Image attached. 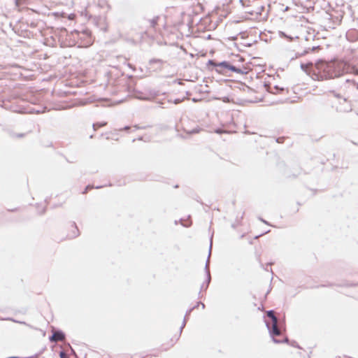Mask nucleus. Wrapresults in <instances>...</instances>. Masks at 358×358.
<instances>
[{
    "label": "nucleus",
    "instance_id": "f257e3e1",
    "mask_svg": "<svg viewBox=\"0 0 358 358\" xmlns=\"http://www.w3.org/2000/svg\"><path fill=\"white\" fill-rule=\"evenodd\" d=\"M344 66L342 63L324 62L318 60L315 65L313 63H301V69L315 80H324L340 77L344 74Z\"/></svg>",
    "mask_w": 358,
    "mask_h": 358
},
{
    "label": "nucleus",
    "instance_id": "f03ea898",
    "mask_svg": "<svg viewBox=\"0 0 358 358\" xmlns=\"http://www.w3.org/2000/svg\"><path fill=\"white\" fill-rule=\"evenodd\" d=\"M265 322H266V326L268 330L269 334H270L271 337L272 338V341L275 343H282L283 342L288 341L287 337H285L283 340H280V339H278L275 338V336H278L281 334V331H282L281 329H280L278 327V323L272 324L271 325H270L266 321Z\"/></svg>",
    "mask_w": 358,
    "mask_h": 358
},
{
    "label": "nucleus",
    "instance_id": "7ed1b4c3",
    "mask_svg": "<svg viewBox=\"0 0 358 358\" xmlns=\"http://www.w3.org/2000/svg\"><path fill=\"white\" fill-rule=\"evenodd\" d=\"M211 250H212V237L210 238L208 256L207 257V260H206L205 268H204L206 275V279L202 283L200 290H202V289L206 290L208 288L209 285L211 282V275H210V273L209 267H208L209 266V259H210V254H211Z\"/></svg>",
    "mask_w": 358,
    "mask_h": 358
},
{
    "label": "nucleus",
    "instance_id": "20e7f679",
    "mask_svg": "<svg viewBox=\"0 0 358 358\" xmlns=\"http://www.w3.org/2000/svg\"><path fill=\"white\" fill-rule=\"evenodd\" d=\"M227 61H222L221 62H216L213 59H209L206 64L209 70L210 69V66L215 68V71L220 74H224L225 70L227 69L228 65Z\"/></svg>",
    "mask_w": 358,
    "mask_h": 358
},
{
    "label": "nucleus",
    "instance_id": "39448f33",
    "mask_svg": "<svg viewBox=\"0 0 358 358\" xmlns=\"http://www.w3.org/2000/svg\"><path fill=\"white\" fill-rule=\"evenodd\" d=\"M65 338V334L60 329L54 331L52 335L49 337V340L51 343L62 341Z\"/></svg>",
    "mask_w": 358,
    "mask_h": 358
},
{
    "label": "nucleus",
    "instance_id": "423d86ee",
    "mask_svg": "<svg viewBox=\"0 0 358 358\" xmlns=\"http://www.w3.org/2000/svg\"><path fill=\"white\" fill-rule=\"evenodd\" d=\"M265 87L267 92L275 94H282L284 91H285V89L284 87H280L277 85L274 86H271V85H265Z\"/></svg>",
    "mask_w": 358,
    "mask_h": 358
},
{
    "label": "nucleus",
    "instance_id": "0eeeda50",
    "mask_svg": "<svg viewBox=\"0 0 358 358\" xmlns=\"http://www.w3.org/2000/svg\"><path fill=\"white\" fill-rule=\"evenodd\" d=\"M344 87L348 89L349 92L351 89L354 88L358 90V83L355 82L353 79L346 78L344 83Z\"/></svg>",
    "mask_w": 358,
    "mask_h": 358
},
{
    "label": "nucleus",
    "instance_id": "6e6552de",
    "mask_svg": "<svg viewBox=\"0 0 358 358\" xmlns=\"http://www.w3.org/2000/svg\"><path fill=\"white\" fill-rule=\"evenodd\" d=\"M347 39L350 41H356L358 40V31L356 29L349 30L346 33Z\"/></svg>",
    "mask_w": 358,
    "mask_h": 358
},
{
    "label": "nucleus",
    "instance_id": "1a4fd4ad",
    "mask_svg": "<svg viewBox=\"0 0 358 358\" xmlns=\"http://www.w3.org/2000/svg\"><path fill=\"white\" fill-rule=\"evenodd\" d=\"M343 101L345 102H349V105L345 106V107H344L342 109L341 108V109H337V111L342 112V113H349V112H351L352 110V101L349 100V97L343 98Z\"/></svg>",
    "mask_w": 358,
    "mask_h": 358
},
{
    "label": "nucleus",
    "instance_id": "9d476101",
    "mask_svg": "<svg viewBox=\"0 0 358 358\" xmlns=\"http://www.w3.org/2000/svg\"><path fill=\"white\" fill-rule=\"evenodd\" d=\"M227 70H229V71H231L232 72L237 73H239V74H244V73H245V72L243 71L241 69L231 64V63L229 62H228Z\"/></svg>",
    "mask_w": 358,
    "mask_h": 358
},
{
    "label": "nucleus",
    "instance_id": "9b49d317",
    "mask_svg": "<svg viewBox=\"0 0 358 358\" xmlns=\"http://www.w3.org/2000/svg\"><path fill=\"white\" fill-rule=\"evenodd\" d=\"M266 315L271 320L272 324L278 323V317L275 316L273 310H267Z\"/></svg>",
    "mask_w": 358,
    "mask_h": 358
},
{
    "label": "nucleus",
    "instance_id": "f8f14e48",
    "mask_svg": "<svg viewBox=\"0 0 358 358\" xmlns=\"http://www.w3.org/2000/svg\"><path fill=\"white\" fill-rule=\"evenodd\" d=\"M72 226L74 227V230L72 231V234L69 235L70 238H74L80 235L79 229L76 222H73Z\"/></svg>",
    "mask_w": 358,
    "mask_h": 358
},
{
    "label": "nucleus",
    "instance_id": "ddd939ff",
    "mask_svg": "<svg viewBox=\"0 0 358 358\" xmlns=\"http://www.w3.org/2000/svg\"><path fill=\"white\" fill-rule=\"evenodd\" d=\"M128 89H129V92H134V96L137 98V99H145V98L142 96H141V94L142 92H141L140 91H138V90H136L135 89H132L131 86H129L128 87Z\"/></svg>",
    "mask_w": 358,
    "mask_h": 358
},
{
    "label": "nucleus",
    "instance_id": "4468645a",
    "mask_svg": "<svg viewBox=\"0 0 358 358\" xmlns=\"http://www.w3.org/2000/svg\"><path fill=\"white\" fill-rule=\"evenodd\" d=\"M106 185H98V186H94V185H88L85 187V188L84 189V190L83 191V194H87L90 190L92 189H101L103 187H105Z\"/></svg>",
    "mask_w": 358,
    "mask_h": 358
},
{
    "label": "nucleus",
    "instance_id": "2eb2a0df",
    "mask_svg": "<svg viewBox=\"0 0 358 358\" xmlns=\"http://www.w3.org/2000/svg\"><path fill=\"white\" fill-rule=\"evenodd\" d=\"M164 63H165V62L164 60L161 59L152 58V59L149 60V64L150 65H152L154 64H159L160 66H162ZM159 69H161L162 67L159 66Z\"/></svg>",
    "mask_w": 358,
    "mask_h": 358
},
{
    "label": "nucleus",
    "instance_id": "dca6fc26",
    "mask_svg": "<svg viewBox=\"0 0 358 358\" xmlns=\"http://www.w3.org/2000/svg\"><path fill=\"white\" fill-rule=\"evenodd\" d=\"M333 285H336V286H338V287H343V286H345V287H355V286H358V283H357V284H355V283H350V284H348V283H345V284H329L328 286H333ZM327 285H321L319 287H327Z\"/></svg>",
    "mask_w": 358,
    "mask_h": 358
},
{
    "label": "nucleus",
    "instance_id": "f3484780",
    "mask_svg": "<svg viewBox=\"0 0 358 358\" xmlns=\"http://www.w3.org/2000/svg\"><path fill=\"white\" fill-rule=\"evenodd\" d=\"M278 327L281 330H285V317L278 319Z\"/></svg>",
    "mask_w": 358,
    "mask_h": 358
},
{
    "label": "nucleus",
    "instance_id": "a211bd4d",
    "mask_svg": "<svg viewBox=\"0 0 358 358\" xmlns=\"http://www.w3.org/2000/svg\"><path fill=\"white\" fill-rule=\"evenodd\" d=\"M159 19V16L154 17L152 20H150V27L155 28L158 23V20Z\"/></svg>",
    "mask_w": 358,
    "mask_h": 358
},
{
    "label": "nucleus",
    "instance_id": "6ab92c4d",
    "mask_svg": "<svg viewBox=\"0 0 358 358\" xmlns=\"http://www.w3.org/2000/svg\"><path fill=\"white\" fill-rule=\"evenodd\" d=\"M107 124L106 122H96L92 124L94 130H96L97 128H100L102 127H104Z\"/></svg>",
    "mask_w": 358,
    "mask_h": 358
},
{
    "label": "nucleus",
    "instance_id": "aec40b11",
    "mask_svg": "<svg viewBox=\"0 0 358 358\" xmlns=\"http://www.w3.org/2000/svg\"><path fill=\"white\" fill-rule=\"evenodd\" d=\"M188 320L186 319V317H184L183 319V321H182V324L181 325V327H180V331H179V336L176 339V341H178V338L180 336L181 334H182V329H184V327H185L186 325V323H187V321Z\"/></svg>",
    "mask_w": 358,
    "mask_h": 358
},
{
    "label": "nucleus",
    "instance_id": "412c9836",
    "mask_svg": "<svg viewBox=\"0 0 358 358\" xmlns=\"http://www.w3.org/2000/svg\"><path fill=\"white\" fill-rule=\"evenodd\" d=\"M200 131H201V128L199 127H196V128H194V129H193L192 130H189V131L185 130L186 133L188 134H197Z\"/></svg>",
    "mask_w": 358,
    "mask_h": 358
},
{
    "label": "nucleus",
    "instance_id": "4be33fe9",
    "mask_svg": "<svg viewBox=\"0 0 358 358\" xmlns=\"http://www.w3.org/2000/svg\"><path fill=\"white\" fill-rule=\"evenodd\" d=\"M197 308V306H194L193 307L190 308L189 309H188L186 313H185V315L184 316V317H186V319L188 320L189 318V316L190 315L191 313L194 310Z\"/></svg>",
    "mask_w": 358,
    "mask_h": 358
},
{
    "label": "nucleus",
    "instance_id": "5701e85b",
    "mask_svg": "<svg viewBox=\"0 0 358 358\" xmlns=\"http://www.w3.org/2000/svg\"><path fill=\"white\" fill-rule=\"evenodd\" d=\"M288 344H289L290 345L294 347V348H299V349H302V348L298 344V343L295 341H289L288 340V341L287 342Z\"/></svg>",
    "mask_w": 358,
    "mask_h": 358
},
{
    "label": "nucleus",
    "instance_id": "b1692460",
    "mask_svg": "<svg viewBox=\"0 0 358 358\" xmlns=\"http://www.w3.org/2000/svg\"><path fill=\"white\" fill-rule=\"evenodd\" d=\"M320 48V46H313L311 48H308L307 49L305 50L304 51V54H308L309 53L310 51H315V50L317 49H319Z\"/></svg>",
    "mask_w": 358,
    "mask_h": 358
},
{
    "label": "nucleus",
    "instance_id": "393cba45",
    "mask_svg": "<svg viewBox=\"0 0 358 358\" xmlns=\"http://www.w3.org/2000/svg\"><path fill=\"white\" fill-rule=\"evenodd\" d=\"M150 127V125L139 127L138 124H135L134 126V130H136V129H147V128H148Z\"/></svg>",
    "mask_w": 358,
    "mask_h": 358
},
{
    "label": "nucleus",
    "instance_id": "a878e982",
    "mask_svg": "<svg viewBox=\"0 0 358 358\" xmlns=\"http://www.w3.org/2000/svg\"><path fill=\"white\" fill-rule=\"evenodd\" d=\"M182 221H183V220H182V219H180V220H179V222L181 223V224H182L183 227H190V226H191V224H192V222H191V221L189 222V224H185V223H183V222H182Z\"/></svg>",
    "mask_w": 358,
    "mask_h": 358
},
{
    "label": "nucleus",
    "instance_id": "bb28decb",
    "mask_svg": "<svg viewBox=\"0 0 358 358\" xmlns=\"http://www.w3.org/2000/svg\"><path fill=\"white\" fill-rule=\"evenodd\" d=\"M131 129V127L130 126H125L122 128H120L118 130L119 131H129V130Z\"/></svg>",
    "mask_w": 358,
    "mask_h": 358
},
{
    "label": "nucleus",
    "instance_id": "cd10ccee",
    "mask_svg": "<svg viewBox=\"0 0 358 358\" xmlns=\"http://www.w3.org/2000/svg\"><path fill=\"white\" fill-rule=\"evenodd\" d=\"M83 34L85 35L86 37L89 38L90 39V36H91V34H90V31H88V30H85L83 32Z\"/></svg>",
    "mask_w": 358,
    "mask_h": 358
},
{
    "label": "nucleus",
    "instance_id": "c85d7f7f",
    "mask_svg": "<svg viewBox=\"0 0 358 358\" xmlns=\"http://www.w3.org/2000/svg\"><path fill=\"white\" fill-rule=\"evenodd\" d=\"M195 306H197V308L200 307V306H201V308L203 309H204L205 307H206L205 304L203 302H201V301H198Z\"/></svg>",
    "mask_w": 358,
    "mask_h": 358
},
{
    "label": "nucleus",
    "instance_id": "c756f323",
    "mask_svg": "<svg viewBox=\"0 0 358 358\" xmlns=\"http://www.w3.org/2000/svg\"><path fill=\"white\" fill-rule=\"evenodd\" d=\"M287 34L284 31H279V36L281 37V38H285V37H287Z\"/></svg>",
    "mask_w": 358,
    "mask_h": 358
},
{
    "label": "nucleus",
    "instance_id": "7c9ffc66",
    "mask_svg": "<svg viewBox=\"0 0 358 358\" xmlns=\"http://www.w3.org/2000/svg\"><path fill=\"white\" fill-rule=\"evenodd\" d=\"M331 93L336 98H341V95L338 93H336L335 91H331Z\"/></svg>",
    "mask_w": 358,
    "mask_h": 358
},
{
    "label": "nucleus",
    "instance_id": "2f4dec72",
    "mask_svg": "<svg viewBox=\"0 0 358 358\" xmlns=\"http://www.w3.org/2000/svg\"><path fill=\"white\" fill-rule=\"evenodd\" d=\"M25 135H26V134H24V133H20V134H15V136H16L17 138H22V137H24Z\"/></svg>",
    "mask_w": 358,
    "mask_h": 358
},
{
    "label": "nucleus",
    "instance_id": "473e14b6",
    "mask_svg": "<svg viewBox=\"0 0 358 358\" xmlns=\"http://www.w3.org/2000/svg\"><path fill=\"white\" fill-rule=\"evenodd\" d=\"M182 101V99H174V101H173V103H175V104H178V103H180Z\"/></svg>",
    "mask_w": 358,
    "mask_h": 358
},
{
    "label": "nucleus",
    "instance_id": "72a5a7b5",
    "mask_svg": "<svg viewBox=\"0 0 358 358\" xmlns=\"http://www.w3.org/2000/svg\"><path fill=\"white\" fill-rule=\"evenodd\" d=\"M137 140H138V141H144L145 142H147V141H150V140H149V138H148V139H144L143 136H139V137L137 138Z\"/></svg>",
    "mask_w": 358,
    "mask_h": 358
},
{
    "label": "nucleus",
    "instance_id": "f704fd0d",
    "mask_svg": "<svg viewBox=\"0 0 358 358\" xmlns=\"http://www.w3.org/2000/svg\"><path fill=\"white\" fill-rule=\"evenodd\" d=\"M283 140H284V138L282 137H279V138H276V142L279 143H281L283 142Z\"/></svg>",
    "mask_w": 358,
    "mask_h": 358
},
{
    "label": "nucleus",
    "instance_id": "c9c22d12",
    "mask_svg": "<svg viewBox=\"0 0 358 358\" xmlns=\"http://www.w3.org/2000/svg\"><path fill=\"white\" fill-rule=\"evenodd\" d=\"M59 357L60 358H65V353L63 350L59 352Z\"/></svg>",
    "mask_w": 358,
    "mask_h": 358
},
{
    "label": "nucleus",
    "instance_id": "e433bc0d",
    "mask_svg": "<svg viewBox=\"0 0 358 358\" xmlns=\"http://www.w3.org/2000/svg\"><path fill=\"white\" fill-rule=\"evenodd\" d=\"M269 231H270V230H268V231H265V232H264V233H262V234H259V235H257V236H256L255 237V238H258L259 236H263V235H264V234H266L268 233Z\"/></svg>",
    "mask_w": 358,
    "mask_h": 358
},
{
    "label": "nucleus",
    "instance_id": "4c0bfd02",
    "mask_svg": "<svg viewBox=\"0 0 358 358\" xmlns=\"http://www.w3.org/2000/svg\"><path fill=\"white\" fill-rule=\"evenodd\" d=\"M259 220L261 222H262L263 223L266 224H268V225H269V224H270L267 221H266L265 220H264V219H263V218H262V217H259Z\"/></svg>",
    "mask_w": 358,
    "mask_h": 358
},
{
    "label": "nucleus",
    "instance_id": "58836bf2",
    "mask_svg": "<svg viewBox=\"0 0 358 358\" xmlns=\"http://www.w3.org/2000/svg\"><path fill=\"white\" fill-rule=\"evenodd\" d=\"M264 6H260V7H259V10H258V11H257V13H259V14H260V13H261V12H262V10H264Z\"/></svg>",
    "mask_w": 358,
    "mask_h": 358
},
{
    "label": "nucleus",
    "instance_id": "ea45409f",
    "mask_svg": "<svg viewBox=\"0 0 358 358\" xmlns=\"http://www.w3.org/2000/svg\"><path fill=\"white\" fill-rule=\"evenodd\" d=\"M286 39H287L289 41H292L294 38L291 36L287 35V37H285Z\"/></svg>",
    "mask_w": 358,
    "mask_h": 358
},
{
    "label": "nucleus",
    "instance_id": "a19ab883",
    "mask_svg": "<svg viewBox=\"0 0 358 358\" xmlns=\"http://www.w3.org/2000/svg\"><path fill=\"white\" fill-rule=\"evenodd\" d=\"M8 210L10 212H16L17 210V208H15L8 209Z\"/></svg>",
    "mask_w": 358,
    "mask_h": 358
},
{
    "label": "nucleus",
    "instance_id": "79ce46f5",
    "mask_svg": "<svg viewBox=\"0 0 358 358\" xmlns=\"http://www.w3.org/2000/svg\"><path fill=\"white\" fill-rule=\"evenodd\" d=\"M215 132H216L217 134H221V133H222V130H221V129H217L215 130Z\"/></svg>",
    "mask_w": 358,
    "mask_h": 358
},
{
    "label": "nucleus",
    "instance_id": "37998d69",
    "mask_svg": "<svg viewBox=\"0 0 358 358\" xmlns=\"http://www.w3.org/2000/svg\"><path fill=\"white\" fill-rule=\"evenodd\" d=\"M198 297H199V299H201V298H202V297H203V295L201 294V290H200V291H199V294H198Z\"/></svg>",
    "mask_w": 358,
    "mask_h": 358
},
{
    "label": "nucleus",
    "instance_id": "c03bdc74",
    "mask_svg": "<svg viewBox=\"0 0 358 358\" xmlns=\"http://www.w3.org/2000/svg\"><path fill=\"white\" fill-rule=\"evenodd\" d=\"M192 101H193V102H197V101H199V99H196V98H193V99H192Z\"/></svg>",
    "mask_w": 358,
    "mask_h": 358
},
{
    "label": "nucleus",
    "instance_id": "a18cd8bd",
    "mask_svg": "<svg viewBox=\"0 0 358 358\" xmlns=\"http://www.w3.org/2000/svg\"><path fill=\"white\" fill-rule=\"evenodd\" d=\"M45 210H46V208H45V207H44V208H43V210H42V212L41 213V214H43V213L45 212Z\"/></svg>",
    "mask_w": 358,
    "mask_h": 358
},
{
    "label": "nucleus",
    "instance_id": "49530a36",
    "mask_svg": "<svg viewBox=\"0 0 358 358\" xmlns=\"http://www.w3.org/2000/svg\"><path fill=\"white\" fill-rule=\"evenodd\" d=\"M71 353L72 354H76V352H75V351H74V350L73 348H71Z\"/></svg>",
    "mask_w": 358,
    "mask_h": 358
},
{
    "label": "nucleus",
    "instance_id": "de8ad7c7",
    "mask_svg": "<svg viewBox=\"0 0 358 358\" xmlns=\"http://www.w3.org/2000/svg\"><path fill=\"white\" fill-rule=\"evenodd\" d=\"M311 354H312V351H310V352H309V354H308V358H310V355H311Z\"/></svg>",
    "mask_w": 358,
    "mask_h": 358
},
{
    "label": "nucleus",
    "instance_id": "09e8293b",
    "mask_svg": "<svg viewBox=\"0 0 358 358\" xmlns=\"http://www.w3.org/2000/svg\"><path fill=\"white\" fill-rule=\"evenodd\" d=\"M158 355L157 353L151 355V356L157 357Z\"/></svg>",
    "mask_w": 358,
    "mask_h": 358
},
{
    "label": "nucleus",
    "instance_id": "8fccbe9b",
    "mask_svg": "<svg viewBox=\"0 0 358 358\" xmlns=\"http://www.w3.org/2000/svg\"><path fill=\"white\" fill-rule=\"evenodd\" d=\"M355 74H358V69H356L355 71Z\"/></svg>",
    "mask_w": 358,
    "mask_h": 358
},
{
    "label": "nucleus",
    "instance_id": "3c124183",
    "mask_svg": "<svg viewBox=\"0 0 358 358\" xmlns=\"http://www.w3.org/2000/svg\"><path fill=\"white\" fill-rule=\"evenodd\" d=\"M231 227H232L233 228H235V227H236V225H235L234 224H233L231 225Z\"/></svg>",
    "mask_w": 358,
    "mask_h": 358
},
{
    "label": "nucleus",
    "instance_id": "603ef678",
    "mask_svg": "<svg viewBox=\"0 0 358 358\" xmlns=\"http://www.w3.org/2000/svg\"><path fill=\"white\" fill-rule=\"evenodd\" d=\"M128 66H129V68L132 67L131 64H129Z\"/></svg>",
    "mask_w": 358,
    "mask_h": 358
},
{
    "label": "nucleus",
    "instance_id": "864d4df0",
    "mask_svg": "<svg viewBox=\"0 0 358 358\" xmlns=\"http://www.w3.org/2000/svg\"><path fill=\"white\" fill-rule=\"evenodd\" d=\"M243 0H240V3H242V4H243Z\"/></svg>",
    "mask_w": 358,
    "mask_h": 358
},
{
    "label": "nucleus",
    "instance_id": "5fc2aeb1",
    "mask_svg": "<svg viewBox=\"0 0 358 358\" xmlns=\"http://www.w3.org/2000/svg\"><path fill=\"white\" fill-rule=\"evenodd\" d=\"M90 138H93V135H91V136H90Z\"/></svg>",
    "mask_w": 358,
    "mask_h": 358
},
{
    "label": "nucleus",
    "instance_id": "6e6d98bb",
    "mask_svg": "<svg viewBox=\"0 0 358 358\" xmlns=\"http://www.w3.org/2000/svg\"><path fill=\"white\" fill-rule=\"evenodd\" d=\"M338 358H341V357H338Z\"/></svg>",
    "mask_w": 358,
    "mask_h": 358
}]
</instances>
